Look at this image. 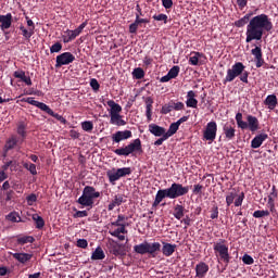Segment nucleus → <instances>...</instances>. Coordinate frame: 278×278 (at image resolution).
<instances>
[{
    "label": "nucleus",
    "instance_id": "0e129e2a",
    "mask_svg": "<svg viewBox=\"0 0 278 278\" xmlns=\"http://www.w3.org/2000/svg\"><path fill=\"white\" fill-rule=\"evenodd\" d=\"M25 76H26V73H25L24 71H15V72L13 73V77H14L15 79L23 80Z\"/></svg>",
    "mask_w": 278,
    "mask_h": 278
},
{
    "label": "nucleus",
    "instance_id": "4c0bfd02",
    "mask_svg": "<svg viewBox=\"0 0 278 278\" xmlns=\"http://www.w3.org/2000/svg\"><path fill=\"white\" fill-rule=\"evenodd\" d=\"M109 233H110V236H118L121 233H123V235L128 233V230L126 229V224L121 225L118 228H116L113 231L110 230Z\"/></svg>",
    "mask_w": 278,
    "mask_h": 278
},
{
    "label": "nucleus",
    "instance_id": "a19ab883",
    "mask_svg": "<svg viewBox=\"0 0 278 278\" xmlns=\"http://www.w3.org/2000/svg\"><path fill=\"white\" fill-rule=\"evenodd\" d=\"M93 128H94V125L91 121H85L81 123V129L85 132H92Z\"/></svg>",
    "mask_w": 278,
    "mask_h": 278
},
{
    "label": "nucleus",
    "instance_id": "0eeeda50",
    "mask_svg": "<svg viewBox=\"0 0 278 278\" xmlns=\"http://www.w3.org/2000/svg\"><path fill=\"white\" fill-rule=\"evenodd\" d=\"M226 243V239H219L217 242L214 243L213 250L215 252L216 257H219L222 262L229 264L231 256L229 253V247Z\"/></svg>",
    "mask_w": 278,
    "mask_h": 278
},
{
    "label": "nucleus",
    "instance_id": "a878e982",
    "mask_svg": "<svg viewBox=\"0 0 278 278\" xmlns=\"http://www.w3.org/2000/svg\"><path fill=\"white\" fill-rule=\"evenodd\" d=\"M110 124L118 127L127 125L126 121L123 119L121 114L110 115Z\"/></svg>",
    "mask_w": 278,
    "mask_h": 278
},
{
    "label": "nucleus",
    "instance_id": "412c9836",
    "mask_svg": "<svg viewBox=\"0 0 278 278\" xmlns=\"http://www.w3.org/2000/svg\"><path fill=\"white\" fill-rule=\"evenodd\" d=\"M177 250V244H173L169 242H163V247H162V254L166 257H170L174 255V253Z\"/></svg>",
    "mask_w": 278,
    "mask_h": 278
},
{
    "label": "nucleus",
    "instance_id": "b1692460",
    "mask_svg": "<svg viewBox=\"0 0 278 278\" xmlns=\"http://www.w3.org/2000/svg\"><path fill=\"white\" fill-rule=\"evenodd\" d=\"M12 257L21 264H26L33 258V254L15 252L12 254Z\"/></svg>",
    "mask_w": 278,
    "mask_h": 278
},
{
    "label": "nucleus",
    "instance_id": "4468645a",
    "mask_svg": "<svg viewBox=\"0 0 278 278\" xmlns=\"http://www.w3.org/2000/svg\"><path fill=\"white\" fill-rule=\"evenodd\" d=\"M148 129L149 132L156 138H161L166 135V128L154 123L149 124Z\"/></svg>",
    "mask_w": 278,
    "mask_h": 278
},
{
    "label": "nucleus",
    "instance_id": "c85d7f7f",
    "mask_svg": "<svg viewBox=\"0 0 278 278\" xmlns=\"http://www.w3.org/2000/svg\"><path fill=\"white\" fill-rule=\"evenodd\" d=\"M105 258V253L101 247H97L91 254L92 261H102Z\"/></svg>",
    "mask_w": 278,
    "mask_h": 278
},
{
    "label": "nucleus",
    "instance_id": "49530a36",
    "mask_svg": "<svg viewBox=\"0 0 278 278\" xmlns=\"http://www.w3.org/2000/svg\"><path fill=\"white\" fill-rule=\"evenodd\" d=\"M63 49V46L61 42H55L54 45H52L50 47V53L54 54V53H60Z\"/></svg>",
    "mask_w": 278,
    "mask_h": 278
},
{
    "label": "nucleus",
    "instance_id": "f257e3e1",
    "mask_svg": "<svg viewBox=\"0 0 278 278\" xmlns=\"http://www.w3.org/2000/svg\"><path fill=\"white\" fill-rule=\"evenodd\" d=\"M273 29V21L265 13L252 17L247 26L245 42H253V40H262L264 31Z\"/></svg>",
    "mask_w": 278,
    "mask_h": 278
},
{
    "label": "nucleus",
    "instance_id": "9d476101",
    "mask_svg": "<svg viewBox=\"0 0 278 278\" xmlns=\"http://www.w3.org/2000/svg\"><path fill=\"white\" fill-rule=\"evenodd\" d=\"M132 173L130 167H122V168H112L106 172V177L109 178L110 184L115 185L121 178L126 176H130Z\"/></svg>",
    "mask_w": 278,
    "mask_h": 278
},
{
    "label": "nucleus",
    "instance_id": "13d9d810",
    "mask_svg": "<svg viewBox=\"0 0 278 278\" xmlns=\"http://www.w3.org/2000/svg\"><path fill=\"white\" fill-rule=\"evenodd\" d=\"M76 247L79 249H87L88 248V240L87 239H78L76 242Z\"/></svg>",
    "mask_w": 278,
    "mask_h": 278
},
{
    "label": "nucleus",
    "instance_id": "69168bd1",
    "mask_svg": "<svg viewBox=\"0 0 278 278\" xmlns=\"http://www.w3.org/2000/svg\"><path fill=\"white\" fill-rule=\"evenodd\" d=\"M278 197L277 188L275 186L271 187V192L268 195V201H275V199Z\"/></svg>",
    "mask_w": 278,
    "mask_h": 278
},
{
    "label": "nucleus",
    "instance_id": "5701e85b",
    "mask_svg": "<svg viewBox=\"0 0 278 278\" xmlns=\"http://www.w3.org/2000/svg\"><path fill=\"white\" fill-rule=\"evenodd\" d=\"M144 104H146V117L148 122H152V110L154 100L152 97L144 98Z\"/></svg>",
    "mask_w": 278,
    "mask_h": 278
},
{
    "label": "nucleus",
    "instance_id": "2f4dec72",
    "mask_svg": "<svg viewBox=\"0 0 278 278\" xmlns=\"http://www.w3.org/2000/svg\"><path fill=\"white\" fill-rule=\"evenodd\" d=\"M18 29L25 40H30V38L35 35V30H33V28H26L24 25H21Z\"/></svg>",
    "mask_w": 278,
    "mask_h": 278
},
{
    "label": "nucleus",
    "instance_id": "338daca9",
    "mask_svg": "<svg viewBox=\"0 0 278 278\" xmlns=\"http://www.w3.org/2000/svg\"><path fill=\"white\" fill-rule=\"evenodd\" d=\"M162 5L165 10H170V8H173V5H174V1L173 0H162Z\"/></svg>",
    "mask_w": 278,
    "mask_h": 278
},
{
    "label": "nucleus",
    "instance_id": "72a5a7b5",
    "mask_svg": "<svg viewBox=\"0 0 278 278\" xmlns=\"http://www.w3.org/2000/svg\"><path fill=\"white\" fill-rule=\"evenodd\" d=\"M179 125L175 122V123H172L168 127V130L166 131L165 130V136L169 139L172 138L173 136H175L178 130H179Z\"/></svg>",
    "mask_w": 278,
    "mask_h": 278
},
{
    "label": "nucleus",
    "instance_id": "7c9ffc66",
    "mask_svg": "<svg viewBox=\"0 0 278 278\" xmlns=\"http://www.w3.org/2000/svg\"><path fill=\"white\" fill-rule=\"evenodd\" d=\"M251 16H253V13H247L242 18L235 22L236 27H245V25L250 24Z\"/></svg>",
    "mask_w": 278,
    "mask_h": 278
},
{
    "label": "nucleus",
    "instance_id": "a211bd4d",
    "mask_svg": "<svg viewBox=\"0 0 278 278\" xmlns=\"http://www.w3.org/2000/svg\"><path fill=\"white\" fill-rule=\"evenodd\" d=\"M13 16L12 13H7L5 15H0V29L4 31V29H10L12 27Z\"/></svg>",
    "mask_w": 278,
    "mask_h": 278
},
{
    "label": "nucleus",
    "instance_id": "e433bc0d",
    "mask_svg": "<svg viewBox=\"0 0 278 278\" xmlns=\"http://www.w3.org/2000/svg\"><path fill=\"white\" fill-rule=\"evenodd\" d=\"M26 129L27 126L24 122H20L17 124V128H16V134L22 138L25 139L26 138Z\"/></svg>",
    "mask_w": 278,
    "mask_h": 278
},
{
    "label": "nucleus",
    "instance_id": "ddd939ff",
    "mask_svg": "<svg viewBox=\"0 0 278 278\" xmlns=\"http://www.w3.org/2000/svg\"><path fill=\"white\" fill-rule=\"evenodd\" d=\"M132 138V131L131 130H118L114 134H112L111 139L113 143H121L122 141H126L128 139Z\"/></svg>",
    "mask_w": 278,
    "mask_h": 278
},
{
    "label": "nucleus",
    "instance_id": "393cba45",
    "mask_svg": "<svg viewBox=\"0 0 278 278\" xmlns=\"http://www.w3.org/2000/svg\"><path fill=\"white\" fill-rule=\"evenodd\" d=\"M223 131L225 134V138L228 140V141H231L236 138V128L233 126H231L230 124H225L223 126Z\"/></svg>",
    "mask_w": 278,
    "mask_h": 278
},
{
    "label": "nucleus",
    "instance_id": "dca6fc26",
    "mask_svg": "<svg viewBox=\"0 0 278 278\" xmlns=\"http://www.w3.org/2000/svg\"><path fill=\"white\" fill-rule=\"evenodd\" d=\"M210 271V265L205 262H200L195 265V277L205 278Z\"/></svg>",
    "mask_w": 278,
    "mask_h": 278
},
{
    "label": "nucleus",
    "instance_id": "603ef678",
    "mask_svg": "<svg viewBox=\"0 0 278 278\" xmlns=\"http://www.w3.org/2000/svg\"><path fill=\"white\" fill-rule=\"evenodd\" d=\"M8 220H10L11 223H20L21 217L18 216L17 213L13 212L8 214Z\"/></svg>",
    "mask_w": 278,
    "mask_h": 278
},
{
    "label": "nucleus",
    "instance_id": "cd10ccee",
    "mask_svg": "<svg viewBox=\"0 0 278 278\" xmlns=\"http://www.w3.org/2000/svg\"><path fill=\"white\" fill-rule=\"evenodd\" d=\"M173 216L177 219V220H181L185 217V206L181 204H176L174 206V213Z\"/></svg>",
    "mask_w": 278,
    "mask_h": 278
},
{
    "label": "nucleus",
    "instance_id": "5fc2aeb1",
    "mask_svg": "<svg viewBox=\"0 0 278 278\" xmlns=\"http://www.w3.org/2000/svg\"><path fill=\"white\" fill-rule=\"evenodd\" d=\"M174 111L173 104H165L161 109V114L167 115Z\"/></svg>",
    "mask_w": 278,
    "mask_h": 278
},
{
    "label": "nucleus",
    "instance_id": "774afa93",
    "mask_svg": "<svg viewBox=\"0 0 278 278\" xmlns=\"http://www.w3.org/2000/svg\"><path fill=\"white\" fill-rule=\"evenodd\" d=\"M267 208H269L270 213L277 212V208L275 207V201H273V199L267 201Z\"/></svg>",
    "mask_w": 278,
    "mask_h": 278
},
{
    "label": "nucleus",
    "instance_id": "473e14b6",
    "mask_svg": "<svg viewBox=\"0 0 278 278\" xmlns=\"http://www.w3.org/2000/svg\"><path fill=\"white\" fill-rule=\"evenodd\" d=\"M205 58V55L201 52H193V55L189 58V64L191 66H198L200 59Z\"/></svg>",
    "mask_w": 278,
    "mask_h": 278
},
{
    "label": "nucleus",
    "instance_id": "9b49d317",
    "mask_svg": "<svg viewBox=\"0 0 278 278\" xmlns=\"http://www.w3.org/2000/svg\"><path fill=\"white\" fill-rule=\"evenodd\" d=\"M218 125L215 121H211L206 124L203 130V140L214 142L217 138Z\"/></svg>",
    "mask_w": 278,
    "mask_h": 278
},
{
    "label": "nucleus",
    "instance_id": "bf43d9fd",
    "mask_svg": "<svg viewBox=\"0 0 278 278\" xmlns=\"http://www.w3.org/2000/svg\"><path fill=\"white\" fill-rule=\"evenodd\" d=\"M26 202L29 206L37 202V195L35 193H30L26 197Z\"/></svg>",
    "mask_w": 278,
    "mask_h": 278
},
{
    "label": "nucleus",
    "instance_id": "4be33fe9",
    "mask_svg": "<svg viewBox=\"0 0 278 278\" xmlns=\"http://www.w3.org/2000/svg\"><path fill=\"white\" fill-rule=\"evenodd\" d=\"M106 105L110 108L109 115H118L123 112V108L121 104L116 103L114 100H109Z\"/></svg>",
    "mask_w": 278,
    "mask_h": 278
},
{
    "label": "nucleus",
    "instance_id": "79ce46f5",
    "mask_svg": "<svg viewBox=\"0 0 278 278\" xmlns=\"http://www.w3.org/2000/svg\"><path fill=\"white\" fill-rule=\"evenodd\" d=\"M269 215H270V212L268 210H256L253 213L254 218L268 217Z\"/></svg>",
    "mask_w": 278,
    "mask_h": 278
},
{
    "label": "nucleus",
    "instance_id": "39448f33",
    "mask_svg": "<svg viewBox=\"0 0 278 278\" xmlns=\"http://www.w3.org/2000/svg\"><path fill=\"white\" fill-rule=\"evenodd\" d=\"M236 122L238 128H240L241 130L250 129V131L255 132L260 129V121L253 115H248L245 122L243 121V114L241 112H238L236 114Z\"/></svg>",
    "mask_w": 278,
    "mask_h": 278
},
{
    "label": "nucleus",
    "instance_id": "c9c22d12",
    "mask_svg": "<svg viewBox=\"0 0 278 278\" xmlns=\"http://www.w3.org/2000/svg\"><path fill=\"white\" fill-rule=\"evenodd\" d=\"M31 219L36 224V229H42L46 225L43 217L38 214H33Z\"/></svg>",
    "mask_w": 278,
    "mask_h": 278
},
{
    "label": "nucleus",
    "instance_id": "6e6d98bb",
    "mask_svg": "<svg viewBox=\"0 0 278 278\" xmlns=\"http://www.w3.org/2000/svg\"><path fill=\"white\" fill-rule=\"evenodd\" d=\"M152 18L154 21H163L164 24H167V21H168V15L167 14H164V13H161L159 15H153Z\"/></svg>",
    "mask_w": 278,
    "mask_h": 278
},
{
    "label": "nucleus",
    "instance_id": "052dcab7",
    "mask_svg": "<svg viewBox=\"0 0 278 278\" xmlns=\"http://www.w3.org/2000/svg\"><path fill=\"white\" fill-rule=\"evenodd\" d=\"M168 139H169V138H168L166 135H165V136H160V138L154 141V147H161V146H163V143H164L165 141H167Z\"/></svg>",
    "mask_w": 278,
    "mask_h": 278
},
{
    "label": "nucleus",
    "instance_id": "f03ea898",
    "mask_svg": "<svg viewBox=\"0 0 278 278\" xmlns=\"http://www.w3.org/2000/svg\"><path fill=\"white\" fill-rule=\"evenodd\" d=\"M250 72L245 71V65L242 62L235 63L231 68L227 70V75L224 79V85L233 83L238 77L243 84H249Z\"/></svg>",
    "mask_w": 278,
    "mask_h": 278
},
{
    "label": "nucleus",
    "instance_id": "aec40b11",
    "mask_svg": "<svg viewBox=\"0 0 278 278\" xmlns=\"http://www.w3.org/2000/svg\"><path fill=\"white\" fill-rule=\"evenodd\" d=\"M125 202L126 200L124 194H116L114 195V199L109 203L108 211L112 212L115 207L121 206Z\"/></svg>",
    "mask_w": 278,
    "mask_h": 278
},
{
    "label": "nucleus",
    "instance_id": "f3484780",
    "mask_svg": "<svg viewBox=\"0 0 278 278\" xmlns=\"http://www.w3.org/2000/svg\"><path fill=\"white\" fill-rule=\"evenodd\" d=\"M165 199H169L167 189L157 190L152 207H157Z\"/></svg>",
    "mask_w": 278,
    "mask_h": 278
},
{
    "label": "nucleus",
    "instance_id": "4d7b16f0",
    "mask_svg": "<svg viewBox=\"0 0 278 278\" xmlns=\"http://www.w3.org/2000/svg\"><path fill=\"white\" fill-rule=\"evenodd\" d=\"M172 106H173V110L176 111V112L185 110V103L184 102H173Z\"/></svg>",
    "mask_w": 278,
    "mask_h": 278
},
{
    "label": "nucleus",
    "instance_id": "37998d69",
    "mask_svg": "<svg viewBox=\"0 0 278 278\" xmlns=\"http://www.w3.org/2000/svg\"><path fill=\"white\" fill-rule=\"evenodd\" d=\"M66 36L68 37V40H75L76 37L80 36V33L75 28L74 30L67 29L65 30Z\"/></svg>",
    "mask_w": 278,
    "mask_h": 278
},
{
    "label": "nucleus",
    "instance_id": "58836bf2",
    "mask_svg": "<svg viewBox=\"0 0 278 278\" xmlns=\"http://www.w3.org/2000/svg\"><path fill=\"white\" fill-rule=\"evenodd\" d=\"M146 76V73L143 71V68L141 67H137L132 71V77L136 79V80H141L143 79Z\"/></svg>",
    "mask_w": 278,
    "mask_h": 278
},
{
    "label": "nucleus",
    "instance_id": "bb28decb",
    "mask_svg": "<svg viewBox=\"0 0 278 278\" xmlns=\"http://www.w3.org/2000/svg\"><path fill=\"white\" fill-rule=\"evenodd\" d=\"M34 242H35V238L33 236H26V235L16 236L17 245H25Z\"/></svg>",
    "mask_w": 278,
    "mask_h": 278
},
{
    "label": "nucleus",
    "instance_id": "e2e57ef3",
    "mask_svg": "<svg viewBox=\"0 0 278 278\" xmlns=\"http://www.w3.org/2000/svg\"><path fill=\"white\" fill-rule=\"evenodd\" d=\"M90 87L93 91H99L100 84L96 78L90 79Z\"/></svg>",
    "mask_w": 278,
    "mask_h": 278
},
{
    "label": "nucleus",
    "instance_id": "09e8293b",
    "mask_svg": "<svg viewBox=\"0 0 278 278\" xmlns=\"http://www.w3.org/2000/svg\"><path fill=\"white\" fill-rule=\"evenodd\" d=\"M211 219L215 220L218 219L219 217V207L218 205H214L211 210Z\"/></svg>",
    "mask_w": 278,
    "mask_h": 278
},
{
    "label": "nucleus",
    "instance_id": "c756f323",
    "mask_svg": "<svg viewBox=\"0 0 278 278\" xmlns=\"http://www.w3.org/2000/svg\"><path fill=\"white\" fill-rule=\"evenodd\" d=\"M265 105L268 106L270 111L275 110L277 108V96L275 94H269L264 101Z\"/></svg>",
    "mask_w": 278,
    "mask_h": 278
},
{
    "label": "nucleus",
    "instance_id": "864d4df0",
    "mask_svg": "<svg viewBox=\"0 0 278 278\" xmlns=\"http://www.w3.org/2000/svg\"><path fill=\"white\" fill-rule=\"evenodd\" d=\"M244 199H245V193H244V192H241V193L238 195V198L235 200V206H236V207L242 206Z\"/></svg>",
    "mask_w": 278,
    "mask_h": 278
},
{
    "label": "nucleus",
    "instance_id": "c03bdc74",
    "mask_svg": "<svg viewBox=\"0 0 278 278\" xmlns=\"http://www.w3.org/2000/svg\"><path fill=\"white\" fill-rule=\"evenodd\" d=\"M180 73V67L179 66H173L169 71H168V76H170L172 79H176L179 76Z\"/></svg>",
    "mask_w": 278,
    "mask_h": 278
},
{
    "label": "nucleus",
    "instance_id": "3c124183",
    "mask_svg": "<svg viewBox=\"0 0 278 278\" xmlns=\"http://www.w3.org/2000/svg\"><path fill=\"white\" fill-rule=\"evenodd\" d=\"M242 262L245 265H253L255 263V260L253 258V256H251L250 254H244L242 256Z\"/></svg>",
    "mask_w": 278,
    "mask_h": 278
},
{
    "label": "nucleus",
    "instance_id": "1a4fd4ad",
    "mask_svg": "<svg viewBox=\"0 0 278 278\" xmlns=\"http://www.w3.org/2000/svg\"><path fill=\"white\" fill-rule=\"evenodd\" d=\"M169 200H176L182 198L190 192L189 186H184L182 184L173 182L169 188H166Z\"/></svg>",
    "mask_w": 278,
    "mask_h": 278
},
{
    "label": "nucleus",
    "instance_id": "de8ad7c7",
    "mask_svg": "<svg viewBox=\"0 0 278 278\" xmlns=\"http://www.w3.org/2000/svg\"><path fill=\"white\" fill-rule=\"evenodd\" d=\"M199 104L198 99H187L186 100V106L189 109H197Z\"/></svg>",
    "mask_w": 278,
    "mask_h": 278
},
{
    "label": "nucleus",
    "instance_id": "2eb2a0df",
    "mask_svg": "<svg viewBox=\"0 0 278 278\" xmlns=\"http://www.w3.org/2000/svg\"><path fill=\"white\" fill-rule=\"evenodd\" d=\"M251 54L254 56L256 68L264 66V58L262 56V47L256 46L251 50Z\"/></svg>",
    "mask_w": 278,
    "mask_h": 278
},
{
    "label": "nucleus",
    "instance_id": "680f3d73",
    "mask_svg": "<svg viewBox=\"0 0 278 278\" xmlns=\"http://www.w3.org/2000/svg\"><path fill=\"white\" fill-rule=\"evenodd\" d=\"M74 218H85L88 217V212L86 210L84 211H76L73 215Z\"/></svg>",
    "mask_w": 278,
    "mask_h": 278
},
{
    "label": "nucleus",
    "instance_id": "7ed1b4c3",
    "mask_svg": "<svg viewBox=\"0 0 278 278\" xmlns=\"http://www.w3.org/2000/svg\"><path fill=\"white\" fill-rule=\"evenodd\" d=\"M162 251V244L159 241L150 242L149 240H143L139 244L134 245V252L139 255H150L155 258Z\"/></svg>",
    "mask_w": 278,
    "mask_h": 278
},
{
    "label": "nucleus",
    "instance_id": "a18cd8bd",
    "mask_svg": "<svg viewBox=\"0 0 278 278\" xmlns=\"http://www.w3.org/2000/svg\"><path fill=\"white\" fill-rule=\"evenodd\" d=\"M236 198H237V193L236 192H229L226 195V204H227L228 207L233 204Z\"/></svg>",
    "mask_w": 278,
    "mask_h": 278
},
{
    "label": "nucleus",
    "instance_id": "6e6552de",
    "mask_svg": "<svg viewBox=\"0 0 278 278\" xmlns=\"http://www.w3.org/2000/svg\"><path fill=\"white\" fill-rule=\"evenodd\" d=\"M113 152L117 156H125V157H128L129 155L134 154L135 152H142L141 139L137 138L132 142L125 146L124 148L115 149Z\"/></svg>",
    "mask_w": 278,
    "mask_h": 278
},
{
    "label": "nucleus",
    "instance_id": "ea45409f",
    "mask_svg": "<svg viewBox=\"0 0 278 278\" xmlns=\"http://www.w3.org/2000/svg\"><path fill=\"white\" fill-rule=\"evenodd\" d=\"M23 167L29 172L30 175L36 176L37 173V166L34 163H23Z\"/></svg>",
    "mask_w": 278,
    "mask_h": 278
},
{
    "label": "nucleus",
    "instance_id": "6ab92c4d",
    "mask_svg": "<svg viewBox=\"0 0 278 278\" xmlns=\"http://www.w3.org/2000/svg\"><path fill=\"white\" fill-rule=\"evenodd\" d=\"M267 139H268L267 134L263 132V134L256 135L251 141V148L260 149L262 147V144H264V141H266Z\"/></svg>",
    "mask_w": 278,
    "mask_h": 278
},
{
    "label": "nucleus",
    "instance_id": "f8f14e48",
    "mask_svg": "<svg viewBox=\"0 0 278 278\" xmlns=\"http://www.w3.org/2000/svg\"><path fill=\"white\" fill-rule=\"evenodd\" d=\"M76 60L75 55L71 52H63L55 58V68L70 65Z\"/></svg>",
    "mask_w": 278,
    "mask_h": 278
},
{
    "label": "nucleus",
    "instance_id": "f704fd0d",
    "mask_svg": "<svg viewBox=\"0 0 278 278\" xmlns=\"http://www.w3.org/2000/svg\"><path fill=\"white\" fill-rule=\"evenodd\" d=\"M17 144V138L15 136H12L9 138L4 144V152H9L13 150Z\"/></svg>",
    "mask_w": 278,
    "mask_h": 278
},
{
    "label": "nucleus",
    "instance_id": "423d86ee",
    "mask_svg": "<svg viewBox=\"0 0 278 278\" xmlns=\"http://www.w3.org/2000/svg\"><path fill=\"white\" fill-rule=\"evenodd\" d=\"M25 103L35 106L37 109H39L40 111L47 113L49 116L55 118L58 122H60L61 124L65 125L66 124V118L63 117L62 115L55 113L49 105H47L43 102H39L37 100H35V98L29 97L25 99Z\"/></svg>",
    "mask_w": 278,
    "mask_h": 278
},
{
    "label": "nucleus",
    "instance_id": "20e7f679",
    "mask_svg": "<svg viewBox=\"0 0 278 278\" xmlns=\"http://www.w3.org/2000/svg\"><path fill=\"white\" fill-rule=\"evenodd\" d=\"M101 197V192L97 191L93 186H85L81 195L77 199V203L84 207L92 208L94 200Z\"/></svg>",
    "mask_w": 278,
    "mask_h": 278
},
{
    "label": "nucleus",
    "instance_id": "8fccbe9b",
    "mask_svg": "<svg viewBox=\"0 0 278 278\" xmlns=\"http://www.w3.org/2000/svg\"><path fill=\"white\" fill-rule=\"evenodd\" d=\"M204 186L201 184H197L193 186L192 193L194 195H201L203 193Z\"/></svg>",
    "mask_w": 278,
    "mask_h": 278
}]
</instances>
